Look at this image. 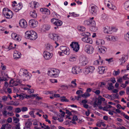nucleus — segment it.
Returning a JSON list of instances; mask_svg holds the SVG:
<instances>
[{
	"label": "nucleus",
	"mask_w": 129,
	"mask_h": 129,
	"mask_svg": "<svg viewBox=\"0 0 129 129\" xmlns=\"http://www.w3.org/2000/svg\"><path fill=\"white\" fill-rule=\"evenodd\" d=\"M25 37L31 40H35L38 38L37 33L33 30L27 31L25 33Z\"/></svg>",
	"instance_id": "obj_1"
},
{
	"label": "nucleus",
	"mask_w": 129,
	"mask_h": 129,
	"mask_svg": "<svg viewBox=\"0 0 129 129\" xmlns=\"http://www.w3.org/2000/svg\"><path fill=\"white\" fill-rule=\"evenodd\" d=\"M84 24L85 25H90V29L92 31L95 32L98 29L97 27L95 26V23L94 20H86L84 21Z\"/></svg>",
	"instance_id": "obj_2"
},
{
	"label": "nucleus",
	"mask_w": 129,
	"mask_h": 129,
	"mask_svg": "<svg viewBox=\"0 0 129 129\" xmlns=\"http://www.w3.org/2000/svg\"><path fill=\"white\" fill-rule=\"evenodd\" d=\"M60 71L55 68H50L48 70L47 74L51 77H58Z\"/></svg>",
	"instance_id": "obj_3"
},
{
	"label": "nucleus",
	"mask_w": 129,
	"mask_h": 129,
	"mask_svg": "<svg viewBox=\"0 0 129 129\" xmlns=\"http://www.w3.org/2000/svg\"><path fill=\"white\" fill-rule=\"evenodd\" d=\"M22 73H23V75L25 78H26V80H28L31 78V74L27 71V70L24 69H20L19 74L21 75Z\"/></svg>",
	"instance_id": "obj_4"
},
{
	"label": "nucleus",
	"mask_w": 129,
	"mask_h": 129,
	"mask_svg": "<svg viewBox=\"0 0 129 129\" xmlns=\"http://www.w3.org/2000/svg\"><path fill=\"white\" fill-rule=\"evenodd\" d=\"M84 50L87 53L91 54L94 51V49L92 46L87 45L85 46Z\"/></svg>",
	"instance_id": "obj_5"
},
{
	"label": "nucleus",
	"mask_w": 129,
	"mask_h": 129,
	"mask_svg": "<svg viewBox=\"0 0 129 129\" xmlns=\"http://www.w3.org/2000/svg\"><path fill=\"white\" fill-rule=\"evenodd\" d=\"M60 49L64 54L68 55L70 53V50L69 48L65 46H61L59 48Z\"/></svg>",
	"instance_id": "obj_6"
},
{
	"label": "nucleus",
	"mask_w": 129,
	"mask_h": 129,
	"mask_svg": "<svg viewBox=\"0 0 129 129\" xmlns=\"http://www.w3.org/2000/svg\"><path fill=\"white\" fill-rule=\"evenodd\" d=\"M73 50L76 52H77L79 49V45L77 42H72L70 45Z\"/></svg>",
	"instance_id": "obj_7"
},
{
	"label": "nucleus",
	"mask_w": 129,
	"mask_h": 129,
	"mask_svg": "<svg viewBox=\"0 0 129 129\" xmlns=\"http://www.w3.org/2000/svg\"><path fill=\"white\" fill-rule=\"evenodd\" d=\"M81 70L79 67L75 66L72 68V72L74 74H78L81 72Z\"/></svg>",
	"instance_id": "obj_8"
},
{
	"label": "nucleus",
	"mask_w": 129,
	"mask_h": 129,
	"mask_svg": "<svg viewBox=\"0 0 129 129\" xmlns=\"http://www.w3.org/2000/svg\"><path fill=\"white\" fill-rule=\"evenodd\" d=\"M43 56L44 58L46 60L50 59L52 57V54L47 51H45L43 53Z\"/></svg>",
	"instance_id": "obj_9"
},
{
	"label": "nucleus",
	"mask_w": 129,
	"mask_h": 129,
	"mask_svg": "<svg viewBox=\"0 0 129 129\" xmlns=\"http://www.w3.org/2000/svg\"><path fill=\"white\" fill-rule=\"evenodd\" d=\"M115 29V28H110L109 26H106L104 27L103 30L105 33L111 34L112 33V30H113V31H116L114 30Z\"/></svg>",
	"instance_id": "obj_10"
},
{
	"label": "nucleus",
	"mask_w": 129,
	"mask_h": 129,
	"mask_svg": "<svg viewBox=\"0 0 129 129\" xmlns=\"http://www.w3.org/2000/svg\"><path fill=\"white\" fill-rule=\"evenodd\" d=\"M49 37L51 39H53L55 42H57L59 39L58 35L54 33L49 34Z\"/></svg>",
	"instance_id": "obj_11"
},
{
	"label": "nucleus",
	"mask_w": 129,
	"mask_h": 129,
	"mask_svg": "<svg viewBox=\"0 0 129 129\" xmlns=\"http://www.w3.org/2000/svg\"><path fill=\"white\" fill-rule=\"evenodd\" d=\"M95 70L94 67L93 66H90L86 69L85 73V74H88L89 73H93Z\"/></svg>",
	"instance_id": "obj_12"
},
{
	"label": "nucleus",
	"mask_w": 129,
	"mask_h": 129,
	"mask_svg": "<svg viewBox=\"0 0 129 129\" xmlns=\"http://www.w3.org/2000/svg\"><path fill=\"white\" fill-rule=\"evenodd\" d=\"M20 26L23 28H26L27 26V24L26 21L23 19H21L19 22Z\"/></svg>",
	"instance_id": "obj_13"
},
{
	"label": "nucleus",
	"mask_w": 129,
	"mask_h": 129,
	"mask_svg": "<svg viewBox=\"0 0 129 129\" xmlns=\"http://www.w3.org/2000/svg\"><path fill=\"white\" fill-rule=\"evenodd\" d=\"M29 23L32 27H35L37 26L38 22L35 20L31 19L29 21Z\"/></svg>",
	"instance_id": "obj_14"
},
{
	"label": "nucleus",
	"mask_w": 129,
	"mask_h": 129,
	"mask_svg": "<svg viewBox=\"0 0 129 129\" xmlns=\"http://www.w3.org/2000/svg\"><path fill=\"white\" fill-rule=\"evenodd\" d=\"M80 62L81 65L84 66L86 65L88 62L87 59L85 57L80 58Z\"/></svg>",
	"instance_id": "obj_15"
},
{
	"label": "nucleus",
	"mask_w": 129,
	"mask_h": 129,
	"mask_svg": "<svg viewBox=\"0 0 129 129\" xmlns=\"http://www.w3.org/2000/svg\"><path fill=\"white\" fill-rule=\"evenodd\" d=\"M97 8V7L95 5H94L91 7L90 11L91 13L92 14L95 15L96 14Z\"/></svg>",
	"instance_id": "obj_16"
},
{
	"label": "nucleus",
	"mask_w": 129,
	"mask_h": 129,
	"mask_svg": "<svg viewBox=\"0 0 129 129\" xmlns=\"http://www.w3.org/2000/svg\"><path fill=\"white\" fill-rule=\"evenodd\" d=\"M22 7V5L21 3H19L15 7L13 8V9L15 12H18L19 10H20Z\"/></svg>",
	"instance_id": "obj_17"
},
{
	"label": "nucleus",
	"mask_w": 129,
	"mask_h": 129,
	"mask_svg": "<svg viewBox=\"0 0 129 129\" xmlns=\"http://www.w3.org/2000/svg\"><path fill=\"white\" fill-rule=\"evenodd\" d=\"M97 49L99 52L103 54L105 53L107 50L106 47L103 46L98 47Z\"/></svg>",
	"instance_id": "obj_18"
},
{
	"label": "nucleus",
	"mask_w": 129,
	"mask_h": 129,
	"mask_svg": "<svg viewBox=\"0 0 129 129\" xmlns=\"http://www.w3.org/2000/svg\"><path fill=\"white\" fill-rule=\"evenodd\" d=\"M13 14L12 12L10 10L7 11L5 15V17L7 18H11L13 16Z\"/></svg>",
	"instance_id": "obj_19"
},
{
	"label": "nucleus",
	"mask_w": 129,
	"mask_h": 129,
	"mask_svg": "<svg viewBox=\"0 0 129 129\" xmlns=\"http://www.w3.org/2000/svg\"><path fill=\"white\" fill-rule=\"evenodd\" d=\"M82 40L83 42L87 43H89L91 44L92 43V41L91 38L87 37H85L82 38Z\"/></svg>",
	"instance_id": "obj_20"
},
{
	"label": "nucleus",
	"mask_w": 129,
	"mask_h": 129,
	"mask_svg": "<svg viewBox=\"0 0 129 129\" xmlns=\"http://www.w3.org/2000/svg\"><path fill=\"white\" fill-rule=\"evenodd\" d=\"M13 55L14 58L16 60L19 58L21 55L20 53L17 51H15Z\"/></svg>",
	"instance_id": "obj_21"
},
{
	"label": "nucleus",
	"mask_w": 129,
	"mask_h": 129,
	"mask_svg": "<svg viewBox=\"0 0 129 129\" xmlns=\"http://www.w3.org/2000/svg\"><path fill=\"white\" fill-rule=\"evenodd\" d=\"M62 22L60 20L57 19L54 25L56 26L54 28L55 29L58 28V26H61L62 24Z\"/></svg>",
	"instance_id": "obj_22"
},
{
	"label": "nucleus",
	"mask_w": 129,
	"mask_h": 129,
	"mask_svg": "<svg viewBox=\"0 0 129 129\" xmlns=\"http://www.w3.org/2000/svg\"><path fill=\"white\" fill-rule=\"evenodd\" d=\"M105 69L104 67L100 66L99 67V73L101 74H103L105 71Z\"/></svg>",
	"instance_id": "obj_23"
},
{
	"label": "nucleus",
	"mask_w": 129,
	"mask_h": 129,
	"mask_svg": "<svg viewBox=\"0 0 129 129\" xmlns=\"http://www.w3.org/2000/svg\"><path fill=\"white\" fill-rule=\"evenodd\" d=\"M127 57L126 56L124 55L122 56L121 58L119 59L120 62H121L120 64L122 65L127 60Z\"/></svg>",
	"instance_id": "obj_24"
},
{
	"label": "nucleus",
	"mask_w": 129,
	"mask_h": 129,
	"mask_svg": "<svg viewBox=\"0 0 129 129\" xmlns=\"http://www.w3.org/2000/svg\"><path fill=\"white\" fill-rule=\"evenodd\" d=\"M40 11L44 12L46 14L49 15L50 14V11L47 9L46 8H41L40 9Z\"/></svg>",
	"instance_id": "obj_25"
},
{
	"label": "nucleus",
	"mask_w": 129,
	"mask_h": 129,
	"mask_svg": "<svg viewBox=\"0 0 129 129\" xmlns=\"http://www.w3.org/2000/svg\"><path fill=\"white\" fill-rule=\"evenodd\" d=\"M46 50L49 52H51L53 50V47L52 45L50 44L47 45L46 48Z\"/></svg>",
	"instance_id": "obj_26"
},
{
	"label": "nucleus",
	"mask_w": 129,
	"mask_h": 129,
	"mask_svg": "<svg viewBox=\"0 0 129 129\" xmlns=\"http://www.w3.org/2000/svg\"><path fill=\"white\" fill-rule=\"evenodd\" d=\"M124 8L125 10L129 12V1H127L125 3Z\"/></svg>",
	"instance_id": "obj_27"
},
{
	"label": "nucleus",
	"mask_w": 129,
	"mask_h": 129,
	"mask_svg": "<svg viewBox=\"0 0 129 129\" xmlns=\"http://www.w3.org/2000/svg\"><path fill=\"white\" fill-rule=\"evenodd\" d=\"M30 16L33 18H36L37 16V14L35 10L30 12Z\"/></svg>",
	"instance_id": "obj_28"
},
{
	"label": "nucleus",
	"mask_w": 129,
	"mask_h": 129,
	"mask_svg": "<svg viewBox=\"0 0 129 129\" xmlns=\"http://www.w3.org/2000/svg\"><path fill=\"white\" fill-rule=\"evenodd\" d=\"M105 42L103 40L98 39L96 41V43L98 45H103L104 44Z\"/></svg>",
	"instance_id": "obj_29"
},
{
	"label": "nucleus",
	"mask_w": 129,
	"mask_h": 129,
	"mask_svg": "<svg viewBox=\"0 0 129 129\" xmlns=\"http://www.w3.org/2000/svg\"><path fill=\"white\" fill-rule=\"evenodd\" d=\"M60 100L62 102H68L69 100L68 99L66 98L65 96H61L60 98Z\"/></svg>",
	"instance_id": "obj_30"
},
{
	"label": "nucleus",
	"mask_w": 129,
	"mask_h": 129,
	"mask_svg": "<svg viewBox=\"0 0 129 129\" xmlns=\"http://www.w3.org/2000/svg\"><path fill=\"white\" fill-rule=\"evenodd\" d=\"M81 35L82 36L86 37L90 36V34L89 33L86 32L84 33H83L81 34Z\"/></svg>",
	"instance_id": "obj_31"
},
{
	"label": "nucleus",
	"mask_w": 129,
	"mask_h": 129,
	"mask_svg": "<svg viewBox=\"0 0 129 129\" xmlns=\"http://www.w3.org/2000/svg\"><path fill=\"white\" fill-rule=\"evenodd\" d=\"M15 48V47H14L13 44V43H11L8 47V49L10 50L11 49H14Z\"/></svg>",
	"instance_id": "obj_32"
},
{
	"label": "nucleus",
	"mask_w": 129,
	"mask_h": 129,
	"mask_svg": "<svg viewBox=\"0 0 129 129\" xmlns=\"http://www.w3.org/2000/svg\"><path fill=\"white\" fill-rule=\"evenodd\" d=\"M83 97L85 98H86L87 97L90 96V94L86 92L84 93V94H82Z\"/></svg>",
	"instance_id": "obj_33"
},
{
	"label": "nucleus",
	"mask_w": 129,
	"mask_h": 129,
	"mask_svg": "<svg viewBox=\"0 0 129 129\" xmlns=\"http://www.w3.org/2000/svg\"><path fill=\"white\" fill-rule=\"evenodd\" d=\"M78 30L81 31H83L85 30V28L83 26H78Z\"/></svg>",
	"instance_id": "obj_34"
},
{
	"label": "nucleus",
	"mask_w": 129,
	"mask_h": 129,
	"mask_svg": "<svg viewBox=\"0 0 129 129\" xmlns=\"http://www.w3.org/2000/svg\"><path fill=\"white\" fill-rule=\"evenodd\" d=\"M110 0H104V3L105 5L107 4V7H109L110 6V4L111 3L110 2Z\"/></svg>",
	"instance_id": "obj_35"
},
{
	"label": "nucleus",
	"mask_w": 129,
	"mask_h": 129,
	"mask_svg": "<svg viewBox=\"0 0 129 129\" xmlns=\"http://www.w3.org/2000/svg\"><path fill=\"white\" fill-rule=\"evenodd\" d=\"M120 73V70L119 69H118L117 71H114L113 73V75L114 76H117Z\"/></svg>",
	"instance_id": "obj_36"
},
{
	"label": "nucleus",
	"mask_w": 129,
	"mask_h": 129,
	"mask_svg": "<svg viewBox=\"0 0 129 129\" xmlns=\"http://www.w3.org/2000/svg\"><path fill=\"white\" fill-rule=\"evenodd\" d=\"M110 4L111 5V6L110 7V6L109 7H108L109 8L114 11H115L117 10L116 7L115 6L113 5L111 3Z\"/></svg>",
	"instance_id": "obj_37"
},
{
	"label": "nucleus",
	"mask_w": 129,
	"mask_h": 129,
	"mask_svg": "<svg viewBox=\"0 0 129 129\" xmlns=\"http://www.w3.org/2000/svg\"><path fill=\"white\" fill-rule=\"evenodd\" d=\"M125 39L128 42H129V32L124 36Z\"/></svg>",
	"instance_id": "obj_38"
},
{
	"label": "nucleus",
	"mask_w": 129,
	"mask_h": 129,
	"mask_svg": "<svg viewBox=\"0 0 129 129\" xmlns=\"http://www.w3.org/2000/svg\"><path fill=\"white\" fill-rule=\"evenodd\" d=\"M9 10L7 8H4L3 9V14L4 15V16L5 15V14H6L7 12Z\"/></svg>",
	"instance_id": "obj_39"
},
{
	"label": "nucleus",
	"mask_w": 129,
	"mask_h": 129,
	"mask_svg": "<svg viewBox=\"0 0 129 129\" xmlns=\"http://www.w3.org/2000/svg\"><path fill=\"white\" fill-rule=\"evenodd\" d=\"M21 111V110L20 108H17L15 109V112L16 113H19Z\"/></svg>",
	"instance_id": "obj_40"
},
{
	"label": "nucleus",
	"mask_w": 129,
	"mask_h": 129,
	"mask_svg": "<svg viewBox=\"0 0 129 129\" xmlns=\"http://www.w3.org/2000/svg\"><path fill=\"white\" fill-rule=\"evenodd\" d=\"M13 121L14 122L17 123L19 122V118L14 117H13Z\"/></svg>",
	"instance_id": "obj_41"
},
{
	"label": "nucleus",
	"mask_w": 129,
	"mask_h": 129,
	"mask_svg": "<svg viewBox=\"0 0 129 129\" xmlns=\"http://www.w3.org/2000/svg\"><path fill=\"white\" fill-rule=\"evenodd\" d=\"M17 36L18 35L17 34L15 33H13L11 35L12 38L15 40V39L16 38Z\"/></svg>",
	"instance_id": "obj_42"
},
{
	"label": "nucleus",
	"mask_w": 129,
	"mask_h": 129,
	"mask_svg": "<svg viewBox=\"0 0 129 129\" xmlns=\"http://www.w3.org/2000/svg\"><path fill=\"white\" fill-rule=\"evenodd\" d=\"M108 39L110 41H115V40L114 37L111 36H109Z\"/></svg>",
	"instance_id": "obj_43"
},
{
	"label": "nucleus",
	"mask_w": 129,
	"mask_h": 129,
	"mask_svg": "<svg viewBox=\"0 0 129 129\" xmlns=\"http://www.w3.org/2000/svg\"><path fill=\"white\" fill-rule=\"evenodd\" d=\"M56 93V92L55 91H47L46 93H45V94H53Z\"/></svg>",
	"instance_id": "obj_44"
},
{
	"label": "nucleus",
	"mask_w": 129,
	"mask_h": 129,
	"mask_svg": "<svg viewBox=\"0 0 129 129\" xmlns=\"http://www.w3.org/2000/svg\"><path fill=\"white\" fill-rule=\"evenodd\" d=\"M76 57L74 56H71L70 58V60L71 61H74L76 60Z\"/></svg>",
	"instance_id": "obj_45"
},
{
	"label": "nucleus",
	"mask_w": 129,
	"mask_h": 129,
	"mask_svg": "<svg viewBox=\"0 0 129 129\" xmlns=\"http://www.w3.org/2000/svg\"><path fill=\"white\" fill-rule=\"evenodd\" d=\"M5 31V28L1 26H0V33H3Z\"/></svg>",
	"instance_id": "obj_46"
},
{
	"label": "nucleus",
	"mask_w": 129,
	"mask_h": 129,
	"mask_svg": "<svg viewBox=\"0 0 129 129\" xmlns=\"http://www.w3.org/2000/svg\"><path fill=\"white\" fill-rule=\"evenodd\" d=\"M21 110V111L23 112L27 111L28 110V108L26 107H22Z\"/></svg>",
	"instance_id": "obj_47"
},
{
	"label": "nucleus",
	"mask_w": 129,
	"mask_h": 129,
	"mask_svg": "<svg viewBox=\"0 0 129 129\" xmlns=\"http://www.w3.org/2000/svg\"><path fill=\"white\" fill-rule=\"evenodd\" d=\"M98 65H101L103 63V60H97Z\"/></svg>",
	"instance_id": "obj_48"
},
{
	"label": "nucleus",
	"mask_w": 129,
	"mask_h": 129,
	"mask_svg": "<svg viewBox=\"0 0 129 129\" xmlns=\"http://www.w3.org/2000/svg\"><path fill=\"white\" fill-rule=\"evenodd\" d=\"M92 91L95 93L96 95H98L100 93L101 91L100 90H96L95 91Z\"/></svg>",
	"instance_id": "obj_49"
},
{
	"label": "nucleus",
	"mask_w": 129,
	"mask_h": 129,
	"mask_svg": "<svg viewBox=\"0 0 129 129\" xmlns=\"http://www.w3.org/2000/svg\"><path fill=\"white\" fill-rule=\"evenodd\" d=\"M34 111H31L29 112V114L30 115V116L32 117H33L34 118H35V117L34 115Z\"/></svg>",
	"instance_id": "obj_50"
},
{
	"label": "nucleus",
	"mask_w": 129,
	"mask_h": 129,
	"mask_svg": "<svg viewBox=\"0 0 129 129\" xmlns=\"http://www.w3.org/2000/svg\"><path fill=\"white\" fill-rule=\"evenodd\" d=\"M83 97L82 94H79L78 95L77 97V101H79L80 100L81 97Z\"/></svg>",
	"instance_id": "obj_51"
},
{
	"label": "nucleus",
	"mask_w": 129,
	"mask_h": 129,
	"mask_svg": "<svg viewBox=\"0 0 129 129\" xmlns=\"http://www.w3.org/2000/svg\"><path fill=\"white\" fill-rule=\"evenodd\" d=\"M7 109L10 111L12 110L13 109V107L11 106H8L6 107Z\"/></svg>",
	"instance_id": "obj_52"
},
{
	"label": "nucleus",
	"mask_w": 129,
	"mask_h": 129,
	"mask_svg": "<svg viewBox=\"0 0 129 129\" xmlns=\"http://www.w3.org/2000/svg\"><path fill=\"white\" fill-rule=\"evenodd\" d=\"M7 79L5 78L4 77H3L2 78L0 77V81H6L7 80Z\"/></svg>",
	"instance_id": "obj_53"
},
{
	"label": "nucleus",
	"mask_w": 129,
	"mask_h": 129,
	"mask_svg": "<svg viewBox=\"0 0 129 129\" xmlns=\"http://www.w3.org/2000/svg\"><path fill=\"white\" fill-rule=\"evenodd\" d=\"M16 41H20L21 40V37L19 36V35H18L16 37V38L15 39V40Z\"/></svg>",
	"instance_id": "obj_54"
},
{
	"label": "nucleus",
	"mask_w": 129,
	"mask_h": 129,
	"mask_svg": "<svg viewBox=\"0 0 129 129\" xmlns=\"http://www.w3.org/2000/svg\"><path fill=\"white\" fill-rule=\"evenodd\" d=\"M66 113L68 115H71L72 114L71 112H70L69 110H68L66 109Z\"/></svg>",
	"instance_id": "obj_55"
},
{
	"label": "nucleus",
	"mask_w": 129,
	"mask_h": 129,
	"mask_svg": "<svg viewBox=\"0 0 129 129\" xmlns=\"http://www.w3.org/2000/svg\"><path fill=\"white\" fill-rule=\"evenodd\" d=\"M62 86L65 87L66 88H67L68 89L69 87H75V86H73L72 85H62Z\"/></svg>",
	"instance_id": "obj_56"
},
{
	"label": "nucleus",
	"mask_w": 129,
	"mask_h": 129,
	"mask_svg": "<svg viewBox=\"0 0 129 129\" xmlns=\"http://www.w3.org/2000/svg\"><path fill=\"white\" fill-rule=\"evenodd\" d=\"M57 19H56L55 18H53L51 19V22L53 23L54 25L55 24Z\"/></svg>",
	"instance_id": "obj_57"
},
{
	"label": "nucleus",
	"mask_w": 129,
	"mask_h": 129,
	"mask_svg": "<svg viewBox=\"0 0 129 129\" xmlns=\"http://www.w3.org/2000/svg\"><path fill=\"white\" fill-rule=\"evenodd\" d=\"M112 59V58H111L109 59H106L105 60L108 61L109 63H110L113 61Z\"/></svg>",
	"instance_id": "obj_58"
},
{
	"label": "nucleus",
	"mask_w": 129,
	"mask_h": 129,
	"mask_svg": "<svg viewBox=\"0 0 129 129\" xmlns=\"http://www.w3.org/2000/svg\"><path fill=\"white\" fill-rule=\"evenodd\" d=\"M1 67L2 68V69L3 70H5L6 69V67L5 66H4L3 63H1Z\"/></svg>",
	"instance_id": "obj_59"
},
{
	"label": "nucleus",
	"mask_w": 129,
	"mask_h": 129,
	"mask_svg": "<svg viewBox=\"0 0 129 129\" xmlns=\"http://www.w3.org/2000/svg\"><path fill=\"white\" fill-rule=\"evenodd\" d=\"M50 80L52 83H56L57 82V80L54 79H50Z\"/></svg>",
	"instance_id": "obj_60"
},
{
	"label": "nucleus",
	"mask_w": 129,
	"mask_h": 129,
	"mask_svg": "<svg viewBox=\"0 0 129 129\" xmlns=\"http://www.w3.org/2000/svg\"><path fill=\"white\" fill-rule=\"evenodd\" d=\"M50 27V25H47L45 26V28L46 30H49Z\"/></svg>",
	"instance_id": "obj_61"
},
{
	"label": "nucleus",
	"mask_w": 129,
	"mask_h": 129,
	"mask_svg": "<svg viewBox=\"0 0 129 129\" xmlns=\"http://www.w3.org/2000/svg\"><path fill=\"white\" fill-rule=\"evenodd\" d=\"M6 125L7 129H11V126L10 124H6Z\"/></svg>",
	"instance_id": "obj_62"
},
{
	"label": "nucleus",
	"mask_w": 129,
	"mask_h": 129,
	"mask_svg": "<svg viewBox=\"0 0 129 129\" xmlns=\"http://www.w3.org/2000/svg\"><path fill=\"white\" fill-rule=\"evenodd\" d=\"M53 95L54 97L55 98L60 97V95L59 94H54L53 95Z\"/></svg>",
	"instance_id": "obj_63"
},
{
	"label": "nucleus",
	"mask_w": 129,
	"mask_h": 129,
	"mask_svg": "<svg viewBox=\"0 0 129 129\" xmlns=\"http://www.w3.org/2000/svg\"><path fill=\"white\" fill-rule=\"evenodd\" d=\"M20 124L19 123H18L16 126L15 129H20Z\"/></svg>",
	"instance_id": "obj_64"
}]
</instances>
